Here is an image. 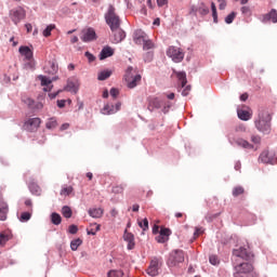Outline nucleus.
<instances>
[{"instance_id": "nucleus-50", "label": "nucleus", "mask_w": 277, "mask_h": 277, "mask_svg": "<svg viewBox=\"0 0 277 277\" xmlns=\"http://www.w3.org/2000/svg\"><path fill=\"white\" fill-rule=\"evenodd\" d=\"M122 107V103L118 102L115 105V109H110L108 110V114H118V111H120V108Z\"/></svg>"}, {"instance_id": "nucleus-22", "label": "nucleus", "mask_w": 277, "mask_h": 277, "mask_svg": "<svg viewBox=\"0 0 277 277\" xmlns=\"http://www.w3.org/2000/svg\"><path fill=\"white\" fill-rule=\"evenodd\" d=\"M238 118L243 121H248L252 118V113L243 109H238Z\"/></svg>"}, {"instance_id": "nucleus-2", "label": "nucleus", "mask_w": 277, "mask_h": 277, "mask_svg": "<svg viewBox=\"0 0 277 277\" xmlns=\"http://www.w3.org/2000/svg\"><path fill=\"white\" fill-rule=\"evenodd\" d=\"M269 120H272V118L269 117V114L267 111H260L259 119L255 120V127L258 131L265 134L269 133V131L272 130Z\"/></svg>"}, {"instance_id": "nucleus-8", "label": "nucleus", "mask_w": 277, "mask_h": 277, "mask_svg": "<svg viewBox=\"0 0 277 277\" xmlns=\"http://www.w3.org/2000/svg\"><path fill=\"white\" fill-rule=\"evenodd\" d=\"M40 124H42V119L35 117L27 119L24 123V128L26 129V131L34 133V131H38Z\"/></svg>"}, {"instance_id": "nucleus-51", "label": "nucleus", "mask_w": 277, "mask_h": 277, "mask_svg": "<svg viewBox=\"0 0 277 277\" xmlns=\"http://www.w3.org/2000/svg\"><path fill=\"white\" fill-rule=\"evenodd\" d=\"M110 109H116V107L114 105H109V104L105 105L104 108H103V114L109 116L110 115L109 114Z\"/></svg>"}, {"instance_id": "nucleus-60", "label": "nucleus", "mask_w": 277, "mask_h": 277, "mask_svg": "<svg viewBox=\"0 0 277 277\" xmlns=\"http://www.w3.org/2000/svg\"><path fill=\"white\" fill-rule=\"evenodd\" d=\"M57 107H60V109H63V107H66V100H58Z\"/></svg>"}, {"instance_id": "nucleus-61", "label": "nucleus", "mask_w": 277, "mask_h": 277, "mask_svg": "<svg viewBox=\"0 0 277 277\" xmlns=\"http://www.w3.org/2000/svg\"><path fill=\"white\" fill-rule=\"evenodd\" d=\"M211 10H212V16H215V14H217V8L215 6V2L211 3Z\"/></svg>"}, {"instance_id": "nucleus-14", "label": "nucleus", "mask_w": 277, "mask_h": 277, "mask_svg": "<svg viewBox=\"0 0 277 277\" xmlns=\"http://www.w3.org/2000/svg\"><path fill=\"white\" fill-rule=\"evenodd\" d=\"M148 36L142 30H135L133 40L135 44H144Z\"/></svg>"}, {"instance_id": "nucleus-59", "label": "nucleus", "mask_w": 277, "mask_h": 277, "mask_svg": "<svg viewBox=\"0 0 277 277\" xmlns=\"http://www.w3.org/2000/svg\"><path fill=\"white\" fill-rule=\"evenodd\" d=\"M219 1V9L225 10L226 9V0H217Z\"/></svg>"}, {"instance_id": "nucleus-19", "label": "nucleus", "mask_w": 277, "mask_h": 277, "mask_svg": "<svg viewBox=\"0 0 277 277\" xmlns=\"http://www.w3.org/2000/svg\"><path fill=\"white\" fill-rule=\"evenodd\" d=\"M90 217H94L95 220L103 217L104 210L102 208H91L88 211Z\"/></svg>"}, {"instance_id": "nucleus-5", "label": "nucleus", "mask_w": 277, "mask_h": 277, "mask_svg": "<svg viewBox=\"0 0 277 277\" xmlns=\"http://www.w3.org/2000/svg\"><path fill=\"white\" fill-rule=\"evenodd\" d=\"M124 79L128 83V88H130V90H133V88H136V85L142 81V76H133V67H128V69L126 70Z\"/></svg>"}, {"instance_id": "nucleus-36", "label": "nucleus", "mask_w": 277, "mask_h": 277, "mask_svg": "<svg viewBox=\"0 0 277 277\" xmlns=\"http://www.w3.org/2000/svg\"><path fill=\"white\" fill-rule=\"evenodd\" d=\"M70 194H72V186H64L61 189V196H70Z\"/></svg>"}, {"instance_id": "nucleus-62", "label": "nucleus", "mask_w": 277, "mask_h": 277, "mask_svg": "<svg viewBox=\"0 0 277 277\" xmlns=\"http://www.w3.org/2000/svg\"><path fill=\"white\" fill-rule=\"evenodd\" d=\"M159 8H163V5H168V0H157Z\"/></svg>"}, {"instance_id": "nucleus-47", "label": "nucleus", "mask_w": 277, "mask_h": 277, "mask_svg": "<svg viewBox=\"0 0 277 277\" xmlns=\"http://www.w3.org/2000/svg\"><path fill=\"white\" fill-rule=\"evenodd\" d=\"M93 226H95V229L92 228L90 230H88V235H96V233H98V230H101V225L100 224H93Z\"/></svg>"}, {"instance_id": "nucleus-32", "label": "nucleus", "mask_w": 277, "mask_h": 277, "mask_svg": "<svg viewBox=\"0 0 277 277\" xmlns=\"http://www.w3.org/2000/svg\"><path fill=\"white\" fill-rule=\"evenodd\" d=\"M29 189L31 194H35V196H40L42 194V189L36 184H30Z\"/></svg>"}, {"instance_id": "nucleus-15", "label": "nucleus", "mask_w": 277, "mask_h": 277, "mask_svg": "<svg viewBox=\"0 0 277 277\" xmlns=\"http://www.w3.org/2000/svg\"><path fill=\"white\" fill-rule=\"evenodd\" d=\"M123 239L124 241L128 242V250H133V248H135V236L133 234L127 233L126 230L123 235Z\"/></svg>"}, {"instance_id": "nucleus-39", "label": "nucleus", "mask_w": 277, "mask_h": 277, "mask_svg": "<svg viewBox=\"0 0 277 277\" xmlns=\"http://www.w3.org/2000/svg\"><path fill=\"white\" fill-rule=\"evenodd\" d=\"M31 220V213L30 212H23L19 217V222H29Z\"/></svg>"}, {"instance_id": "nucleus-18", "label": "nucleus", "mask_w": 277, "mask_h": 277, "mask_svg": "<svg viewBox=\"0 0 277 277\" xmlns=\"http://www.w3.org/2000/svg\"><path fill=\"white\" fill-rule=\"evenodd\" d=\"M267 21H272L273 23H277V11L272 9L269 13L263 15V23H267Z\"/></svg>"}, {"instance_id": "nucleus-49", "label": "nucleus", "mask_w": 277, "mask_h": 277, "mask_svg": "<svg viewBox=\"0 0 277 277\" xmlns=\"http://www.w3.org/2000/svg\"><path fill=\"white\" fill-rule=\"evenodd\" d=\"M66 90L68 92H75V94H77V87H75V83H72V82L67 83Z\"/></svg>"}, {"instance_id": "nucleus-6", "label": "nucleus", "mask_w": 277, "mask_h": 277, "mask_svg": "<svg viewBox=\"0 0 277 277\" xmlns=\"http://www.w3.org/2000/svg\"><path fill=\"white\" fill-rule=\"evenodd\" d=\"M184 261H185V253L183 252V250H175L170 254L167 263L169 267H176L181 265V263H183Z\"/></svg>"}, {"instance_id": "nucleus-64", "label": "nucleus", "mask_w": 277, "mask_h": 277, "mask_svg": "<svg viewBox=\"0 0 277 277\" xmlns=\"http://www.w3.org/2000/svg\"><path fill=\"white\" fill-rule=\"evenodd\" d=\"M234 168L237 172H239L241 170V161H237Z\"/></svg>"}, {"instance_id": "nucleus-12", "label": "nucleus", "mask_w": 277, "mask_h": 277, "mask_svg": "<svg viewBox=\"0 0 277 277\" xmlns=\"http://www.w3.org/2000/svg\"><path fill=\"white\" fill-rule=\"evenodd\" d=\"M38 79L41 82V85L43 87V92H51V90L53 89V85H51V83H53V81H51V79L42 75L38 76Z\"/></svg>"}, {"instance_id": "nucleus-23", "label": "nucleus", "mask_w": 277, "mask_h": 277, "mask_svg": "<svg viewBox=\"0 0 277 277\" xmlns=\"http://www.w3.org/2000/svg\"><path fill=\"white\" fill-rule=\"evenodd\" d=\"M259 161H261V163H271L272 162V158L269 157V151L268 150H264L260 155Z\"/></svg>"}, {"instance_id": "nucleus-33", "label": "nucleus", "mask_w": 277, "mask_h": 277, "mask_svg": "<svg viewBox=\"0 0 277 277\" xmlns=\"http://www.w3.org/2000/svg\"><path fill=\"white\" fill-rule=\"evenodd\" d=\"M155 48V43H153V41L150 39H145L144 43H143V49L144 51H150V49Z\"/></svg>"}, {"instance_id": "nucleus-17", "label": "nucleus", "mask_w": 277, "mask_h": 277, "mask_svg": "<svg viewBox=\"0 0 277 277\" xmlns=\"http://www.w3.org/2000/svg\"><path fill=\"white\" fill-rule=\"evenodd\" d=\"M44 72H48V75H55V72H57V64L55 61H49L44 66Z\"/></svg>"}, {"instance_id": "nucleus-34", "label": "nucleus", "mask_w": 277, "mask_h": 277, "mask_svg": "<svg viewBox=\"0 0 277 277\" xmlns=\"http://www.w3.org/2000/svg\"><path fill=\"white\" fill-rule=\"evenodd\" d=\"M108 277H122L124 276V273L121 269H113L109 271L107 274Z\"/></svg>"}, {"instance_id": "nucleus-58", "label": "nucleus", "mask_w": 277, "mask_h": 277, "mask_svg": "<svg viewBox=\"0 0 277 277\" xmlns=\"http://www.w3.org/2000/svg\"><path fill=\"white\" fill-rule=\"evenodd\" d=\"M202 233H203L202 228L196 227V230H195V233H194L195 239H196L197 237H200V235H202Z\"/></svg>"}, {"instance_id": "nucleus-26", "label": "nucleus", "mask_w": 277, "mask_h": 277, "mask_svg": "<svg viewBox=\"0 0 277 277\" xmlns=\"http://www.w3.org/2000/svg\"><path fill=\"white\" fill-rule=\"evenodd\" d=\"M111 77V70L101 71L97 76L98 81H105Z\"/></svg>"}, {"instance_id": "nucleus-9", "label": "nucleus", "mask_w": 277, "mask_h": 277, "mask_svg": "<svg viewBox=\"0 0 277 277\" xmlns=\"http://www.w3.org/2000/svg\"><path fill=\"white\" fill-rule=\"evenodd\" d=\"M159 269H161V261L155 258L150 261V264L147 268V274L148 276H151V277L159 276Z\"/></svg>"}, {"instance_id": "nucleus-48", "label": "nucleus", "mask_w": 277, "mask_h": 277, "mask_svg": "<svg viewBox=\"0 0 277 277\" xmlns=\"http://www.w3.org/2000/svg\"><path fill=\"white\" fill-rule=\"evenodd\" d=\"M209 261L211 265H220V259H217V255H210Z\"/></svg>"}, {"instance_id": "nucleus-4", "label": "nucleus", "mask_w": 277, "mask_h": 277, "mask_svg": "<svg viewBox=\"0 0 277 277\" xmlns=\"http://www.w3.org/2000/svg\"><path fill=\"white\" fill-rule=\"evenodd\" d=\"M167 55L174 62L175 64H181L183 60H185V52L183 49L171 45L167 50Z\"/></svg>"}, {"instance_id": "nucleus-1", "label": "nucleus", "mask_w": 277, "mask_h": 277, "mask_svg": "<svg viewBox=\"0 0 277 277\" xmlns=\"http://www.w3.org/2000/svg\"><path fill=\"white\" fill-rule=\"evenodd\" d=\"M254 253L248 250L247 248L240 247L233 250L232 261L234 262L235 277H255L254 266L250 263L240 262V261H253Z\"/></svg>"}, {"instance_id": "nucleus-52", "label": "nucleus", "mask_w": 277, "mask_h": 277, "mask_svg": "<svg viewBox=\"0 0 277 277\" xmlns=\"http://www.w3.org/2000/svg\"><path fill=\"white\" fill-rule=\"evenodd\" d=\"M168 239H170V238H167L166 236H162L161 234H159L156 237V241H158V243H166V241H168Z\"/></svg>"}, {"instance_id": "nucleus-16", "label": "nucleus", "mask_w": 277, "mask_h": 277, "mask_svg": "<svg viewBox=\"0 0 277 277\" xmlns=\"http://www.w3.org/2000/svg\"><path fill=\"white\" fill-rule=\"evenodd\" d=\"M10 209L8 208V203L5 201H0V220L1 222H5L8 220V213Z\"/></svg>"}, {"instance_id": "nucleus-3", "label": "nucleus", "mask_w": 277, "mask_h": 277, "mask_svg": "<svg viewBox=\"0 0 277 277\" xmlns=\"http://www.w3.org/2000/svg\"><path fill=\"white\" fill-rule=\"evenodd\" d=\"M105 21L110 29H118V27H120V16L116 14V8H114V5L108 6L105 13Z\"/></svg>"}, {"instance_id": "nucleus-25", "label": "nucleus", "mask_w": 277, "mask_h": 277, "mask_svg": "<svg viewBox=\"0 0 277 277\" xmlns=\"http://www.w3.org/2000/svg\"><path fill=\"white\" fill-rule=\"evenodd\" d=\"M44 108V97L39 98L38 102H35L32 108L35 111H40V109Z\"/></svg>"}, {"instance_id": "nucleus-46", "label": "nucleus", "mask_w": 277, "mask_h": 277, "mask_svg": "<svg viewBox=\"0 0 277 277\" xmlns=\"http://www.w3.org/2000/svg\"><path fill=\"white\" fill-rule=\"evenodd\" d=\"M198 12L201 13L203 16H207V14H209V9L207 8V5H205V3H201Z\"/></svg>"}, {"instance_id": "nucleus-13", "label": "nucleus", "mask_w": 277, "mask_h": 277, "mask_svg": "<svg viewBox=\"0 0 277 277\" xmlns=\"http://www.w3.org/2000/svg\"><path fill=\"white\" fill-rule=\"evenodd\" d=\"M19 53L27 62H30V60H34V51L29 49L27 45L19 47Z\"/></svg>"}, {"instance_id": "nucleus-11", "label": "nucleus", "mask_w": 277, "mask_h": 277, "mask_svg": "<svg viewBox=\"0 0 277 277\" xmlns=\"http://www.w3.org/2000/svg\"><path fill=\"white\" fill-rule=\"evenodd\" d=\"M110 31H113V42L114 44H118L119 42H122L124 38H127V35L124 34V30H122V28L117 27L116 29H110Z\"/></svg>"}, {"instance_id": "nucleus-27", "label": "nucleus", "mask_w": 277, "mask_h": 277, "mask_svg": "<svg viewBox=\"0 0 277 277\" xmlns=\"http://www.w3.org/2000/svg\"><path fill=\"white\" fill-rule=\"evenodd\" d=\"M246 193V189H243V186H236L233 188V196L234 198H237L238 196H243V194Z\"/></svg>"}, {"instance_id": "nucleus-10", "label": "nucleus", "mask_w": 277, "mask_h": 277, "mask_svg": "<svg viewBox=\"0 0 277 277\" xmlns=\"http://www.w3.org/2000/svg\"><path fill=\"white\" fill-rule=\"evenodd\" d=\"M81 40L82 42H92V40H96V31H94L93 28L83 29Z\"/></svg>"}, {"instance_id": "nucleus-56", "label": "nucleus", "mask_w": 277, "mask_h": 277, "mask_svg": "<svg viewBox=\"0 0 277 277\" xmlns=\"http://www.w3.org/2000/svg\"><path fill=\"white\" fill-rule=\"evenodd\" d=\"M84 55L89 60L90 63H92V62H94V60H96V57L90 52H85Z\"/></svg>"}, {"instance_id": "nucleus-45", "label": "nucleus", "mask_w": 277, "mask_h": 277, "mask_svg": "<svg viewBox=\"0 0 277 277\" xmlns=\"http://www.w3.org/2000/svg\"><path fill=\"white\" fill-rule=\"evenodd\" d=\"M151 103L156 109H161L163 106V102L159 98H154Z\"/></svg>"}, {"instance_id": "nucleus-31", "label": "nucleus", "mask_w": 277, "mask_h": 277, "mask_svg": "<svg viewBox=\"0 0 277 277\" xmlns=\"http://www.w3.org/2000/svg\"><path fill=\"white\" fill-rule=\"evenodd\" d=\"M82 243H83V240H81L80 238H77L70 242V248L75 252L79 249V246H81Z\"/></svg>"}, {"instance_id": "nucleus-55", "label": "nucleus", "mask_w": 277, "mask_h": 277, "mask_svg": "<svg viewBox=\"0 0 277 277\" xmlns=\"http://www.w3.org/2000/svg\"><path fill=\"white\" fill-rule=\"evenodd\" d=\"M118 94H120V91L118 89L116 88L110 89V96H113V98H116Z\"/></svg>"}, {"instance_id": "nucleus-29", "label": "nucleus", "mask_w": 277, "mask_h": 277, "mask_svg": "<svg viewBox=\"0 0 277 277\" xmlns=\"http://www.w3.org/2000/svg\"><path fill=\"white\" fill-rule=\"evenodd\" d=\"M22 102L24 103V105H27L28 109H32L35 105V101L31 100V97L29 96H23Z\"/></svg>"}, {"instance_id": "nucleus-38", "label": "nucleus", "mask_w": 277, "mask_h": 277, "mask_svg": "<svg viewBox=\"0 0 277 277\" xmlns=\"http://www.w3.org/2000/svg\"><path fill=\"white\" fill-rule=\"evenodd\" d=\"M47 129H55L57 127V120L55 118H51L47 123H45Z\"/></svg>"}, {"instance_id": "nucleus-41", "label": "nucleus", "mask_w": 277, "mask_h": 277, "mask_svg": "<svg viewBox=\"0 0 277 277\" xmlns=\"http://www.w3.org/2000/svg\"><path fill=\"white\" fill-rule=\"evenodd\" d=\"M10 241V236L5 235L4 233L0 234V246H5Z\"/></svg>"}, {"instance_id": "nucleus-63", "label": "nucleus", "mask_w": 277, "mask_h": 277, "mask_svg": "<svg viewBox=\"0 0 277 277\" xmlns=\"http://www.w3.org/2000/svg\"><path fill=\"white\" fill-rule=\"evenodd\" d=\"M25 28L27 30V34H31L32 29H34V26H31V24H26L25 25Z\"/></svg>"}, {"instance_id": "nucleus-54", "label": "nucleus", "mask_w": 277, "mask_h": 277, "mask_svg": "<svg viewBox=\"0 0 277 277\" xmlns=\"http://www.w3.org/2000/svg\"><path fill=\"white\" fill-rule=\"evenodd\" d=\"M251 142H252L253 144H261V136H259V135H252V136H251Z\"/></svg>"}, {"instance_id": "nucleus-40", "label": "nucleus", "mask_w": 277, "mask_h": 277, "mask_svg": "<svg viewBox=\"0 0 277 277\" xmlns=\"http://www.w3.org/2000/svg\"><path fill=\"white\" fill-rule=\"evenodd\" d=\"M159 235H162V237H167V239H170V235H172V230H170V228L162 227L160 229Z\"/></svg>"}, {"instance_id": "nucleus-20", "label": "nucleus", "mask_w": 277, "mask_h": 277, "mask_svg": "<svg viewBox=\"0 0 277 277\" xmlns=\"http://www.w3.org/2000/svg\"><path fill=\"white\" fill-rule=\"evenodd\" d=\"M111 55H114V49H111V47H105L100 53V60H107V57H111Z\"/></svg>"}, {"instance_id": "nucleus-43", "label": "nucleus", "mask_w": 277, "mask_h": 277, "mask_svg": "<svg viewBox=\"0 0 277 277\" xmlns=\"http://www.w3.org/2000/svg\"><path fill=\"white\" fill-rule=\"evenodd\" d=\"M237 16V13L235 12H232L230 14H228L226 17H225V23L227 25H230V23H233V21H235V17Z\"/></svg>"}, {"instance_id": "nucleus-21", "label": "nucleus", "mask_w": 277, "mask_h": 277, "mask_svg": "<svg viewBox=\"0 0 277 277\" xmlns=\"http://www.w3.org/2000/svg\"><path fill=\"white\" fill-rule=\"evenodd\" d=\"M235 144H237V146H240V148H247L248 150H252V148H254V145L250 144V142L243 138H237L235 141Z\"/></svg>"}, {"instance_id": "nucleus-7", "label": "nucleus", "mask_w": 277, "mask_h": 277, "mask_svg": "<svg viewBox=\"0 0 277 277\" xmlns=\"http://www.w3.org/2000/svg\"><path fill=\"white\" fill-rule=\"evenodd\" d=\"M25 16H27V13L23 6H17L10 11V18L14 25H18L21 21H24Z\"/></svg>"}, {"instance_id": "nucleus-35", "label": "nucleus", "mask_w": 277, "mask_h": 277, "mask_svg": "<svg viewBox=\"0 0 277 277\" xmlns=\"http://www.w3.org/2000/svg\"><path fill=\"white\" fill-rule=\"evenodd\" d=\"M124 187H127V184H120L113 187V194H123Z\"/></svg>"}, {"instance_id": "nucleus-57", "label": "nucleus", "mask_w": 277, "mask_h": 277, "mask_svg": "<svg viewBox=\"0 0 277 277\" xmlns=\"http://www.w3.org/2000/svg\"><path fill=\"white\" fill-rule=\"evenodd\" d=\"M192 91V87L187 85L182 91V96H187L189 92Z\"/></svg>"}, {"instance_id": "nucleus-44", "label": "nucleus", "mask_w": 277, "mask_h": 277, "mask_svg": "<svg viewBox=\"0 0 277 277\" xmlns=\"http://www.w3.org/2000/svg\"><path fill=\"white\" fill-rule=\"evenodd\" d=\"M138 226L143 230H148V219H144L143 221H138Z\"/></svg>"}, {"instance_id": "nucleus-30", "label": "nucleus", "mask_w": 277, "mask_h": 277, "mask_svg": "<svg viewBox=\"0 0 277 277\" xmlns=\"http://www.w3.org/2000/svg\"><path fill=\"white\" fill-rule=\"evenodd\" d=\"M62 215H64L67 220L72 217V210L70 207L65 206L62 208Z\"/></svg>"}, {"instance_id": "nucleus-24", "label": "nucleus", "mask_w": 277, "mask_h": 277, "mask_svg": "<svg viewBox=\"0 0 277 277\" xmlns=\"http://www.w3.org/2000/svg\"><path fill=\"white\" fill-rule=\"evenodd\" d=\"M176 77H177L179 81L181 82V87L185 88V85H187V74H185L184 71H179L176 74Z\"/></svg>"}, {"instance_id": "nucleus-37", "label": "nucleus", "mask_w": 277, "mask_h": 277, "mask_svg": "<svg viewBox=\"0 0 277 277\" xmlns=\"http://www.w3.org/2000/svg\"><path fill=\"white\" fill-rule=\"evenodd\" d=\"M55 29V24H50L44 30H43V36L44 38H49L51 36V31Z\"/></svg>"}, {"instance_id": "nucleus-28", "label": "nucleus", "mask_w": 277, "mask_h": 277, "mask_svg": "<svg viewBox=\"0 0 277 277\" xmlns=\"http://www.w3.org/2000/svg\"><path fill=\"white\" fill-rule=\"evenodd\" d=\"M51 222L52 224H54L55 226H60V224H62V216L58 213H52L51 215Z\"/></svg>"}, {"instance_id": "nucleus-42", "label": "nucleus", "mask_w": 277, "mask_h": 277, "mask_svg": "<svg viewBox=\"0 0 277 277\" xmlns=\"http://www.w3.org/2000/svg\"><path fill=\"white\" fill-rule=\"evenodd\" d=\"M240 11L243 16H252V9L250 6H242Z\"/></svg>"}, {"instance_id": "nucleus-53", "label": "nucleus", "mask_w": 277, "mask_h": 277, "mask_svg": "<svg viewBox=\"0 0 277 277\" xmlns=\"http://www.w3.org/2000/svg\"><path fill=\"white\" fill-rule=\"evenodd\" d=\"M68 230L70 235H77V233L79 232V227H77V225H70Z\"/></svg>"}]
</instances>
